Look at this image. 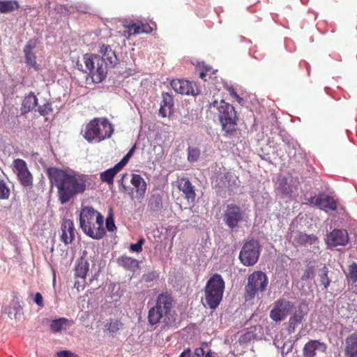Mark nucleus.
<instances>
[{
    "label": "nucleus",
    "mask_w": 357,
    "mask_h": 357,
    "mask_svg": "<svg viewBox=\"0 0 357 357\" xmlns=\"http://www.w3.org/2000/svg\"><path fill=\"white\" fill-rule=\"evenodd\" d=\"M349 234L345 229H335L326 238V243L328 247L344 246L349 243Z\"/></svg>",
    "instance_id": "nucleus-13"
},
{
    "label": "nucleus",
    "mask_w": 357,
    "mask_h": 357,
    "mask_svg": "<svg viewBox=\"0 0 357 357\" xmlns=\"http://www.w3.org/2000/svg\"><path fill=\"white\" fill-rule=\"evenodd\" d=\"M208 109H216L218 112V119L222 130L225 132L224 136L231 137L237 130V116L233 105L222 100H215L209 104Z\"/></svg>",
    "instance_id": "nucleus-3"
},
{
    "label": "nucleus",
    "mask_w": 357,
    "mask_h": 357,
    "mask_svg": "<svg viewBox=\"0 0 357 357\" xmlns=\"http://www.w3.org/2000/svg\"><path fill=\"white\" fill-rule=\"evenodd\" d=\"M6 312L11 319L19 320L22 315V307L20 305V298L15 296L6 309Z\"/></svg>",
    "instance_id": "nucleus-21"
},
{
    "label": "nucleus",
    "mask_w": 357,
    "mask_h": 357,
    "mask_svg": "<svg viewBox=\"0 0 357 357\" xmlns=\"http://www.w3.org/2000/svg\"><path fill=\"white\" fill-rule=\"evenodd\" d=\"M113 132V126L107 119L94 118L85 126L83 137L89 143H98L110 138Z\"/></svg>",
    "instance_id": "nucleus-4"
},
{
    "label": "nucleus",
    "mask_w": 357,
    "mask_h": 357,
    "mask_svg": "<svg viewBox=\"0 0 357 357\" xmlns=\"http://www.w3.org/2000/svg\"><path fill=\"white\" fill-rule=\"evenodd\" d=\"M278 190L286 195H289L291 193V186L288 184L287 179L284 177L282 178L278 185Z\"/></svg>",
    "instance_id": "nucleus-33"
},
{
    "label": "nucleus",
    "mask_w": 357,
    "mask_h": 357,
    "mask_svg": "<svg viewBox=\"0 0 357 357\" xmlns=\"http://www.w3.org/2000/svg\"><path fill=\"white\" fill-rule=\"evenodd\" d=\"M298 324L295 323V322H291V320L289 321V328H288V331L289 332V333H293L295 329H296V327L297 326Z\"/></svg>",
    "instance_id": "nucleus-56"
},
{
    "label": "nucleus",
    "mask_w": 357,
    "mask_h": 357,
    "mask_svg": "<svg viewBox=\"0 0 357 357\" xmlns=\"http://www.w3.org/2000/svg\"><path fill=\"white\" fill-rule=\"evenodd\" d=\"M231 95L233 96L234 97H235L236 98V100L239 102H243V98H241L234 91H233L231 93Z\"/></svg>",
    "instance_id": "nucleus-59"
},
{
    "label": "nucleus",
    "mask_w": 357,
    "mask_h": 357,
    "mask_svg": "<svg viewBox=\"0 0 357 357\" xmlns=\"http://www.w3.org/2000/svg\"><path fill=\"white\" fill-rule=\"evenodd\" d=\"M322 273L320 275V282L323 284L324 288L326 289L330 284L331 280L328 276V271L326 266L321 270Z\"/></svg>",
    "instance_id": "nucleus-39"
},
{
    "label": "nucleus",
    "mask_w": 357,
    "mask_h": 357,
    "mask_svg": "<svg viewBox=\"0 0 357 357\" xmlns=\"http://www.w3.org/2000/svg\"><path fill=\"white\" fill-rule=\"evenodd\" d=\"M89 271V263L81 258L75 268V276H86Z\"/></svg>",
    "instance_id": "nucleus-31"
},
{
    "label": "nucleus",
    "mask_w": 357,
    "mask_h": 357,
    "mask_svg": "<svg viewBox=\"0 0 357 357\" xmlns=\"http://www.w3.org/2000/svg\"><path fill=\"white\" fill-rule=\"evenodd\" d=\"M178 188L185 195L188 202L194 203L196 199L195 186L188 178H181L178 181Z\"/></svg>",
    "instance_id": "nucleus-16"
},
{
    "label": "nucleus",
    "mask_w": 357,
    "mask_h": 357,
    "mask_svg": "<svg viewBox=\"0 0 357 357\" xmlns=\"http://www.w3.org/2000/svg\"><path fill=\"white\" fill-rule=\"evenodd\" d=\"M261 245L258 241L250 239L245 242L239 253V260L245 266H254L259 260Z\"/></svg>",
    "instance_id": "nucleus-7"
},
{
    "label": "nucleus",
    "mask_w": 357,
    "mask_h": 357,
    "mask_svg": "<svg viewBox=\"0 0 357 357\" xmlns=\"http://www.w3.org/2000/svg\"><path fill=\"white\" fill-rule=\"evenodd\" d=\"M145 243L144 238H140L137 243L131 244L130 250L132 252H141L142 251V245Z\"/></svg>",
    "instance_id": "nucleus-43"
},
{
    "label": "nucleus",
    "mask_w": 357,
    "mask_h": 357,
    "mask_svg": "<svg viewBox=\"0 0 357 357\" xmlns=\"http://www.w3.org/2000/svg\"><path fill=\"white\" fill-rule=\"evenodd\" d=\"M20 5L17 1H0V13H8L19 9Z\"/></svg>",
    "instance_id": "nucleus-30"
},
{
    "label": "nucleus",
    "mask_w": 357,
    "mask_h": 357,
    "mask_svg": "<svg viewBox=\"0 0 357 357\" xmlns=\"http://www.w3.org/2000/svg\"><path fill=\"white\" fill-rule=\"evenodd\" d=\"M122 36H124L127 39H129L130 38V36H132V33L130 31V29H126L123 32H122Z\"/></svg>",
    "instance_id": "nucleus-57"
},
{
    "label": "nucleus",
    "mask_w": 357,
    "mask_h": 357,
    "mask_svg": "<svg viewBox=\"0 0 357 357\" xmlns=\"http://www.w3.org/2000/svg\"><path fill=\"white\" fill-rule=\"evenodd\" d=\"M204 355V349L202 348L199 347L195 350L193 357H203Z\"/></svg>",
    "instance_id": "nucleus-55"
},
{
    "label": "nucleus",
    "mask_w": 357,
    "mask_h": 357,
    "mask_svg": "<svg viewBox=\"0 0 357 357\" xmlns=\"http://www.w3.org/2000/svg\"><path fill=\"white\" fill-rule=\"evenodd\" d=\"M135 148H136V146L134 145L130 149V151L127 153L128 155H130L132 157V155H133L134 152H135Z\"/></svg>",
    "instance_id": "nucleus-60"
},
{
    "label": "nucleus",
    "mask_w": 357,
    "mask_h": 357,
    "mask_svg": "<svg viewBox=\"0 0 357 357\" xmlns=\"http://www.w3.org/2000/svg\"><path fill=\"white\" fill-rule=\"evenodd\" d=\"M314 275V268L312 266H307L305 269L304 273L302 275V280H307L310 279H313Z\"/></svg>",
    "instance_id": "nucleus-42"
},
{
    "label": "nucleus",
    "mask_w": 357,
    "mask_h": 357,
    "mask_svg": "<svg viewBox=\"0 0 357 357\" xmlns=\"http://www.w3.org/2000/svg\"><path fill=\"white\" fill-rule=\"evenodd\" d=\"M67 320L64 318H61L59 319H55L52 321L50 324L51 330L53 332H59L61 331L63 325L66 324Z\"/></svg>",
    "instance_id": "nucleus-36"
},
{
    "label": "nucleus",
    "mask_w": 357,
    "mask_h": 357,
    "mask_svg": "<svg viewBox=\"0 0 357 357\" xmlns=\"http://www.w3.org/2000/svg\"><path fill=\"white\" fill-rule=\"evenodd\" d=\"M174 100L172 96L168 93H162V100L160 103V114L162 117H166L171 114L173 110Z\"/></svg>",
    "instance_id": "nucleus-22"
},
{
    "label": "nucleus",
    "mask_w": 357,
    "mask_h": 357,
    "mask_svg": "<svg viewBox=\"0 0 357 357\" xmlns=\"http://www.w3.org/2000/svg\"><path fill=\"white\" fill-rule=\"evenodd\" d=\"M125 28L129 29L132 35H136V34L140 33L141 26L139 25V24H138V22L126 25Z\"/></svg>",
    "instance_id": "nucleus-45"
},
{
    "label": "nucleus",
    "mask_w": 357,
    "mask_h": 357,
    "mask_svg": "<svg viewBox=\"0 0 357 357\" xmlns=\"http://www.w3.org/2000/svg\"><path fill=\"white\" fill-rule=\"evenodd\" d=\"M116 263L119 266L132 273H135L139 268V264L137 259L126 255L118 257Z\"/></svg>",
    "instance_id": "nucleus-20"
},
{
    "label": "nucleus",
    "mask_w": 357,
    "mask_h": 357,
    "mask_svg": "<svg viewBox=\"0 0 357 357\" xmlns=\"http://www.w3.org/2000/svg\"><path fill=\"white\" fill-rule=\"evenodd\" d=\"M104 217L92 206H83L79 213V227L83 233L95 240L102 238L105 234Z\"/></svg>",
    "instance_id": "nucleus-2"
},
{
    "label": "nucleus",
    "mask_w": 357,
    "mask_h": 357,
    "mask_svg": "<svg viewBox=\"0 0 357 357\" xmlns=\"http://www.w3.org/2000/svg\"><path fill=\"white\" fill-rule=\"evenodd\" d=\"M10 197V189L6 182L0 178V199H7Z\"/></svg>",
    "instance_id": "nucleus-35"
},
{
    "label": "nucleus",
    "mask_w": 357,
    "mask_h": 357,
    "mask_svg": "<svg viewBox=\"0 0 357 357\" xmlns=\"http://www.w3.org/2000/svg\"><path fill=\"white\" fill-rule=\"evenodd\" d=\"M205 357H212V356L209 353H208V354H206Z\"/></svg>",
    "instance_id": "nucleus-61"
},
{
    "label": "nucleus",
    "mask_w": 357,
    "mask_h": 357,
    "mask_svg": "<svg viewBox=\"0 0 357 357\" xmlns=\"http://www.w3.org/2000/svg\"><path fill=\"white\" fill-rule=\"evenodd\" d=\"M222 298V291H205L204 298H202V302L205 307L215 309Z\"/></svg>",
    "instance_id": "nucleus-18"
},
{
    "label": "nucleus",
    "mask_w": 357,
    "mask_h": 357,
    "mask_svg": "<svg viewBox=\"0 0 357 357\" xmlns=\"http://www.w3.org/2000/svg\"><path fill=\"white\" fill-rule=\"evenodd\" d=\"M131 158L130 155L126 154L120 162H119L116 165L118 167V168L121 170L122 168L127 164L130 158Z\"/></svg>",
    "instance_id": "nucleus-50"
},
{
    "label": "nucleus",
    "mask_w": 357,
    "mask_h": 357,
    "mask_svg": "<svg viewBox=\"0 0 357 357\" xmlns=\"http://www.w3.org/2000/svg\"><path fill=\"white\" fill-rule=\"evenodd\" d=\"M172 89L178 93L192 95L195 96L199 93V90L194 82L185 79H173L171 83Z\"/></svg>",
    "instance_id": "nucleus-12"
},
{
    "label": "nucleus",
    "mask_w": 357,
    "mask_h": 357,
    "mask_svg": "<svg viewBox=\"0 0 357 357\" xmlns=\"http://www.w3.org/2000/svg\"><path fill=\"white\" fill-rule=\"evenodd\" d=\"M47 175L52 185L57 188L59 200L63 204L86 190V177L72 170L50 167Z\"/></svg>",
    "instance_id": "nucleus-1"
},
{
    "label": "nucleus",
    "mask_w": 357,
    "mask_h": 357,
    "mask_svg": "<svg viewBox=\"0 0 357 357\" xmlns=\"http://www.w3.org/2000/svg\"><path fill=\"white\" fill-rule=\"evenodd\" d=\"M317 240V238L314 234L308 235L306 234H301L298 238V243L313 244Z\"/></svg>",
    "instance_id": "nucleus-37"
},
{
    "label": "nucleus",
    "mask_w": 357,
    "mask_h": 357,
    "mask_svg": "<svg viewBox=\"0 0 357 357\" xmlns=\"http://www.w3.org/2000/svg\"><path fill=\"white\" fill-rule=\"evenodd\" d=\"M268 282V278L264 272L255 271L248 278L247 290H265Z\"/></svg>",
    "instance_id": "nucleus-14"
},
{
    "label": "nucleus",
    "mask_w": 357,
    "mask_h": 357,
    "mask_svg": "<svg viewBox=\"0 0 357 357\" xmlns=\"http://www.w3.org/2000/svg\"><path fill=\"white\" fill-rule=\"evenodd\" d=\"M138 24L141 26L140 33H151L153 31V28L148 23H142L139 22Z\"/></svg>",
    "instance_id": "nucleus-47"
},
{
    "label": "nucleus",
    "mask_w": 357,
    "mask_h": 357,
    "mask_svg": "<svg viewBox=\"0 0 357 357\" xmlns=\"http://www.w3.org/2000/svg\"><path fill=\"white\" fill-rule=\"evenodd\" d=\"M99 52L102 54L100 59L105 62L107 66L114 67L117 63V57L115 52L108 45H102L100 47Z\"/></svg>",
    "instance_id": "nucleus-19"
},
{
    "label": "nucleus",
    "mask_w": 357,
    "mask_h": 357,
    "mask_svg": "<svg viewBox=\"0 0 357 357\" xmlns=\"http://www.w3.org/2000/svg\"><path fill=\"white\" fill-rule=\"evenodd\" d=\"M172 298L168 291L162 292L158 297L155 306L149 312V321L151 324H158L162 317L170 312L172 307Z\"/></svg>",
    "instance_id": "nucleus-6"
},
{
    "label": "nucleus",
    "mask_w": 357,
    "mask_h": 357,
    "mask_svg": "<svg viewBox=\"0 0 357 357\" xmlns=\"http://www.w3.org/2000/svg\"><path fill=\"white\" fill-rule=\"evenodd\" d=\"M33 300L40 307L43 306V298L42 295L39 292L35 294Z\"/></svg>",
    "instance_id": "nucleus-54"
},
{
    "label": "nucleus",
    "mask_w": 357,
    "mask_h": 357,
    "mask_svg": "<svg viewBox=\"0 0 357 357\" xmlns=\"http://www.w3.org/2000/svg\"><path fill=\"white\" fill-rule=\"evenodd\" d=\"M162 197L159 193L153 194L148 202V208L152 213L161 211L162 209Z\"/></svg>",
    "instance_id": "nucleus-26"
},
{
    "label": "nucleus",
    "mask_w": 357,
    "mask_h": 357,
    "mask_svg": "<svg viewBox=\"0 0 357 357\" xmlns=\"http://www.w3.org/2000/svg\"><path fill=\"white\" fill-rule=\"evenodd\" d=\"M128 176L127 174L123 175L121 179L119 181L120 185L122 188V190L124 192H128L131 195L132 198L133 197V190H135L137 197L138 199H142L146 191V183L144 179L139 174H132L130 183L133 188H130L124 184V179Z\"/></svg>",
    "instance_id": "nucleus-8"
},
{
    "label": "nucleus",
    "mask_w": 357,
    "mask_h": 357,
    "mask_svg": "<svg viewBox=\"0 0 357 357\" xmlns=\"http://www.w3.org/2000/svg\"><path fill=\"white\" fill-rule=\"evenodd\" d=\"M86 286V276H75L74 288L84 290Z\"/></svg>",
    "instance_id": "nucleus-38"
},
{
    "label": "nucleus",
    "mask_w": 357,
    "mask_h": 357,
    "mask_svg": "<svg viewBox=\"0 0 357 357\" xmlns=\"http://www.w3.org/2000/svg\"><path fill=\"white\" fill-rule=\"evenodd\" d=\"M308 202L313 206H316L319 207V204H320V195L317 196H312L308 199Z\"/></svg>",
    "instance_id": "nucleus-53"
},
{
    "label": "nucleus",
    "mask_w": 357,
    "mask_h": 357,
    "mask_svg": "<svg viewBox=\"0 0 357 357\" xmlns=\"http://www.w3.org/2000/svg\"><path fill=\"white\" fill-rule=\"evenodd\" d=\"M52 104L49 102L44 103L43 105H39L38 112L41 116H46L52 112Z\"/></svg>",
    "instance_id": "nucleus-40"
},
{
    "label": "nucleus",
    "mask_w": 357,
    "mask_h": 357,
    "mask_svg": "<svg viewBox=\"0 0 357 357\" xmlns=\"http://www.w3.org/2000/svg\"><path fill=\"white\" fill-rule=\"evenodd\" d=\"M83 61L85 68L82 70L88 73L92 81L95 83H100L106 77L107 66L105 62L100 59L99 55L86 54L83 56Z\"/></svg>",
    "instance_id": "nucleus-5"
},
{
    "label": "nucleus",
    "mask_w": 357,
    "mask_h": 357,
    "mask_svg": "<svg viewBox=\"0 0 357 357\" xmlns=\"http://www.w3.org/2000/svg\"><path fill=\"white\" fill-rule=\"evenodd\" d=\"M131 158L130 155L126 154L120 162H119L116 165L118 167V168L121 170L122 168L127 164L130 158Z\"/></svg>",
    "instance_id": "nucleus-51"
},
{
    "label": "nucleus",
    "mask_w": 357,
    "mask_h": 357,
    "mask_svg": "<svg viewBox=\"0 0 357 357\" xmlns=\"http://www.w3.org/2000/svg\"><path fill=\"white\" fill-rule=\"evenodd\" d=\"M105 227L109 231H114L116 227L112 214L108 215L105 220Z\"/></svg>",
    "instance_id": "nucleus-44"
},
{
    "label": "nucleus",
    "mask_w": 357,
    "mask_h": 357,
    "mask_svg": "<svg viewBox=\"0 0 357 357\" xmlns=\"http://www.w3.org/2000/svg\"><path fill=\"white\" fill-rule=\"evenodd\" d=\"M200 156V150L197 147H189L188 149V160L192 162L198 160Z\"/></svg>",
    "instance_id": "nucleus-34"
},
{
    "label": "nucleus",
    "mask_w": 357,
    "mask_h": 357,
    "mask_svg": "<svg viewBox=\"0 0 357 357\" xmlns=\"http://www.w3.org/2000/svg\"><path fill=\"white\" fill-rule=\"evenodd\" d=\"M75 231L73 222L70 219L64 220L61 225V241L66 245L71 243L75 237Z\"/></svg>",
    "instance_id": "nucleus-17"
},
{
    "label": "nucleus",
    "mask_w": 357,
    "mask_h": 357,
    "mask_svg": "<svg viewBox=\"0 0 357 357\" xmlns=\"http://www.w3.org/2000/svg\"><path fill=\"white\" fill-rule=\"evenodd\" d=\"M158 277V274L155 271H152L146 274H144L142 278L145 282H151Z\"/></svg>",
    "instance_id": "nucleus-46"
},
{
    "label": "nucleus",
    "mask_w": 357,
    "mask_h": 357,
    "mask_svg": "<svg viewBox=\"0 0 357 357\" xmlns=\"http://www.w3.org/2000/svg\"><path fill=\"white\" fill-rule=\"evenodd\" d=\"M294 307L290 301L281 298L274 303L273 308L270 312V317L275 321H280L286 319Z\"/></svg>",
    "instance_id": "nucleus-11"
},
{
    "label": "nucleus",
    "mask_w": 357,
    "mask_h": 357,
    "mask_svg": "<svg viewBox=\"0 0 357 357\" xmlns=\"http://www.w3.org/2000/svg\"><path fill=\"white\" fill-rule=\"evenodd\" d=\"M348 277L353 281L357 280V264L356 262H353L349 266L348 269Z\"/></svg>",
    "instance_id": "nucleus-41"
},
{
    "label": "nucleus",
    "mask_w": 357,
    "mask_h": 357,
    "mask_svg": "<svg viewBox=\"0 0 357 357\" xmlns=\"http://www.w3.org/2000/svg\"><path fill=\"white\" fill-rule=\"evenodd\" d=\"M33 48V46L31 44L30 42H29L24 50V54H25V60L27 65L30 66L31 67L33 68L36 70L38 69V65L36 63V55L32 52V50Z\"/></svg>",
    "instance_id": "nucleus-29"
},
{
    "label": "nucleus",
    "mask_w": 357,
    "mask_h": 357,
    "mask_svg": "<svg viewBox=\"0 0 357 357\" xmlns=\"http://www.w3.org/2000/svg\"><path fill=\"white\" fill-rule=\"evenodd\" d=\"M191 354V351L190 349H185L184 351H183L179 357H190Z\"/></svg>",
    "instance_id": "nucleus-58"
},
{
    "label": "nucleus",
    "mask_w": 357,
    "mask_h": 357,
    "mask_svg": "<svg viewBox=\"0 0 357 357\" xmlns=\"http://www.w3.org/2000/svg\"><path fill=\"white\" fill-rule=\"evenodd\" d=\"M306 314V306L305 305H300L294 315L290 317L289 320H291V322L293 321L298 324L301 323Z\"/></svg>",
    "instance_id": "nucleus-32"
},
{
    "label": "nucleus",
    "mask_w": 357,
    "mask_h": 357,
    "mask_svg": "<svg viewBox=\"0 0 357 357\" xmlns=\"http://www.w3.org/2000/svg\"><path fill=\"white\" fill-rule=\"evenodd\" d=\"M13 171L22 185L24 187H31L33 185V176L29 172L26 162L22 159L13 160Z\"/></svg>",
    "instance_id": "nucleus-10"
},
{
    "label": "nucleus",
    "mask_w": 357,
    "mask_h": 357,
    "mask_svg": "<svg viewBox=\"0 0 357 357\" xmlns=\"http://www.w3.org/2000/svg\"><path fill=\"white\" fill-rule=\"evenodd\" d=\"M225 282L222 277L218 273L213 274L208 280L205 290H224Z\"/></svg>",
    "instance_id": "nucleus-25"
},
{
    "label": "nucleus",
    "mask_w": 357,
    "mask_h": 357,
    "mask_svg": "<svg viewBox=\"0 0 357 357\" xmlns=\"http://www.w3.org/2000/svg\"><path fill=\"white\" fill-rule=\"evenodd\" d=\"M244 213L240 206L234 204H227L223 213V220L230 229L238 227V225L243 220Z\"/></svg>",
    "instance_id": "nucleus-9"
},
{
    "label": "nucleus",
    "mask_w": 357,
    "mask_h": 357,
    "mask_svg": "<svg viewBox=\"0 0 357 357\" xmlns=\"http://www.w3.org/2000/svg\"><path fill=\"white\" fill-rule=\"evenodd\" d=\"M326 350V345L318 340H310L303 348L304 357H317L324 354Z\"/></svg>",
    "instance_id": "nucleus-15"
},
{
    "label": "nucleus",
    "mask_w": 357,
    "mask_h": 357,
    "mask_svg": "<svg viewBox=\"0 0 357 357\" xmlns=\"http://www.w3.org/2000/svg\"><path fill=\"white\" fill-rule=\"evenodd\" d=\"M319 204V208L325 212L336 210L337 205V202L333 197L326 194H320Z\"/></svg>",
    "instance_id": "nucleus-24"
},
{
    "label": "nucleus",
    "mask_w": 357,
    "mask_h": 357,
    "mask_svg": "<svg viewBox=\"0 0 357 357\" xmlns=\"http://www.w3.org/2000/svg\"><path fill=\"white\" fill-rule=\"evenodd\" d=\"M58 357H79L77 354L70 351L64 350L57 353Z\"/></svg>",
    "instance_id": "nucleus-48"
},
{
    "label": "nucleus",
    "mask_w": 357,
    "mask_h": 357,
    "mask_svg": "<svg viewBox=\"0 0 357 357\" xmlns=\"http://www.w3.org/2000/svg\"><path fill=\"white\" fill-rule=\"evenodd\" d=\"M121 170L115 165L113 167L109 168L100 174V179L102 182L107 183L108 185H113L114 176Z\"/></svg>",
    "instance_id": "nucleus-28"
},
{
    "label": "nucleus",
    "mask_w": 357,
    "mask_h": 357,
    "mask_svg": "<svg viewBox=\"0 0 357 357\" xmlns=\"http://www.w3.org/2000/svg\"><path fill=\"white\" fill-rule=\"evenodd\" d=\"M346 357H357V334H352L345 340Z\"/></svg>",
    "instance_id": "nucleus-23"
},
{
    "label": "nucleus",
    "mask_w": 357,
    "mask_h": 357,
    "mask_svg": "<svg viewBox=\"0 0 357 357\" xmlns=\"http://www.w3.org/2000/svg\"><path fill=\"white\" fill-rule=\"evenodd\" d=\"M131 158L130 155L126 154L120 162H119L116 165L118 167V168L121 170L122 168L127 164L130 158Z\"/></svg>",
    "instance_id": "nucleus-52"
},
{
    "label": "nucleus",
    "mask_w": 357,
    "mask_h": 357,
    "mask_svg": "<svg viewBox=\"0 0 357 357\" xmlns=\"http://www.w3.org/2000/svg\"><path fill=\"white\" fill-rule=\"evenodd\" d=\"M38 105V99L33 92H30L23 100L22 110L24 113L32 111Z\"/></svg>",
    "instance_id": "nucleus-27"
},
{
    "label": "nucleus",
    "mask_w": 357,
    "mask_h": 357,
    "mask_svg": "<svg viewBox=\"0 0 357 357\" xmlns=\"http://www.w3.org/2000/svg\"><path fill=\"white\" fill-rule=\"evenodd\" d=\"M211 70V68L205 65H203L202 70L199 73V77L204 80H206V76L208 71Z\"/></svg>",
    "instance_id": "nucleus-49"
}]
</instances>
